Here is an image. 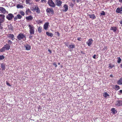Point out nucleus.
Instances as JSON below:
<instances>
[{
  "instance_id": "f257e3e1",
  "label": "nucleus",
  "mask_w": 122,
  "mask_h": 122,
  "mask_svg": "<svg viewBox=\"0 0 122 122\" xmlns=\"http://www.w3.org/2000/svg\"><path fill=\"white\" fill-rule=\"evenodd\" d=\"M26 35L24 34L21 32L17 36V38L18 41H21L22 40H23V41H24L26 39Z\"/></svg>"
},
{
  "instance_id": "1a4fd4ad",
  "label": "nucleus",
  "mask_w": 122,
  "mask_h": 122,
  "mask_svg": "<svg viewBox=\"0 0 122 122\" xmlns=\"http://www.w3.org/2000/svg\"><path fill=\"white\" fill-rule=\"evenodd\" d=\"M115 105L117 107H119L122 106V101L118 100L116 103Z\"/></svg>"
},
{
  "instance_id": "a878e982",
  "label": "nucleus",
  "mask_w": 122,
  "mask_h": 122,
  "mask_svg": "<svg viewBox=\"0 0 122 122\" xmlns=\"http://www.w3.org/2000/svg\"><path fill=\"white\" fill-rule=\"evenodd\" d=\"M1 68H2V71L5 70V65L3 64H2L1 65Z\"/></svg>"
},
{
  "instance_id": "c03bdc74",
  "label": "nucleus",
  "mask_w": 122,
  "mask_h": 122,
  "mask_svg": "<svg viewBox=\"0 0 122 122\" xmlns=\"http://www.w3.org/2000/svg\"><path fill=\"white\" fill-rule=\"evenodd\" d=\"M6 84L8 86H11V85H10V84H9V83H8L7 81H6Z\"/></svg>"
},
{
  "instance_id": "4d7b16f0",
  "label": "nucleus",
  "mask_w": 122,
  "mask_h": 122,
  "mask_svg": "<svg viewBox=\"0 0 122 122\" xmlns=\"http://www.w3.org/2000/svg\"><path fill=\"white\" fill-rule=\"evenodd\" d=\"M104 49H107V46L105 47L104 48Z\"/></svg>"
},
{
  "instance_id": "aec40b11",
  "label": "nucleus",
  "mask_w": 122,
  "mask_h": 122,
  "mask_svg": "<svg viewBox=\"0 0 122 122\" xmlns=\"http://www.w3.org/2000/svg\"><path fill=\"white\" fill-rule=\"evenodd\" d=\"M110 30H113L114 32H115L117 31V28L116 27H111Z\"/></svg>"
},
{
  "instance_id": "bb28decb",
  "label": "nucleus",
  "mask_w": 122,
  "mask_h": 122,
  "mask_svg": "<svg viewBox=\"0 0 122 122\" xmlns=\"http://www.w3.org/2000/svg\"><path fill=\"white\" fill-rule=\"evenodd\" d=\"M31 11L29 9H27L25 13L26 14V15H28L29 13L31 12Z\"/></svg>"
},
{
  "instance_id": "e2e57ef3",
  "label": "nucleus",
  "mask_w": 122,
  "mask_h": 122,
  "mask_svg": "<svg viewBox=\"0 0 122 122\" xmlns=\"http://www.w3.org/2000/svg\"><path fill=\"white\" fill-rule=\"evenodd\" d=\"M42 21H40L39 22L40 23H42Z\"/></svg>"
},
{
  "instance_id": "6ab92c4d",
  "label": "nucleus",
  "mask_w": 122,
  "mask_h": 122,
  "mask_svg": "<svg viewBox=\"0 0 122 122\" xmlns=\"http://www.w3.org/2000/svg\"><path fill=\"white\" fill-rule=\"evenodd\" d=\"M49 23H46L44 25V29L45 30H46L48 27Z\"/></svg>"
},
{
  "instance_id": "69168bd1",
  "label": "nucleus",
  "mask_w": 122,
  "mask_h": 122,
  "mask_svg": "<svg viewBox=\"0 0 122 122\" xmlns=\"http://www.w3.org/2000/svg\"><path fill=\"white\" fill-rule=\"evenodd\" d=\"M58 65H60V63L59 62L58 63Z\"/></svg>"
},
{
  "instance_id": "4be33fe9",
  "label": "nucleus",
  "mask_w": 122,
  "mask_h": 122,
  "mask_svg": "<svg viewBox=\"0 0 122 122\" xmlns=\"http://www.w3.org/2000/svg\"><path fill=\"white\" fill-rule=\"evenodd\" d=\"M4 47L6 50H9L10 48V46L9 44H6L5 46Z\"/></svg>"
},
{
  "instance_id": "f704fd0d",
  "label": "nucleus",
  "mask_w": 122,
  "mask_h": 122,
  "mask_svg": "<svg viewBox=\"0 0 122 122\" xmlns=\"http://www.w3.org/2000/svg\"><path fill=\"white\" fill-rule=\"evenodd\" d=\"M7 43L9 45H11L12 43V42L10 40H9L7 42Z\"/></svg>"
},
{
  "instance_id": "e433bc0d",
  "label": "nucleus",
  "mask_w": 122,
  "mask_h": 122,
  "mask_svg": "<svg viewBox=\"0 0 122 122\" xmlns=\"http://www.w3.org/2000/svg\"><path fill=\"white\" fill-rule=\"evenodd\" d=\"M115 88L116 89H117V90H118L120 89V87L116 85L115 86Z\"/></svg>"
},
{
  "instance_id": "2eb2a0df",
  "label": "nucleus",
  "mask_w": 122,
  "mask_h": 122,
  "mask_svg": "<svg viewBox=\"0 0 122 122\" xmlns=\"http://www.w3.org/2000/svg\"><path fill=\"white\" fill-rule=\"evenodd\" d=\"M25 47V50H29L31 49V46L28 44H26Z\"/></svg>"
},
{
  "instance_id": "4c0bfd02",
  "label": "nucleus",
  "mask_w": 122,
  "mask_h": 122,
  "mask_svg": "<svg viewBox=\"0 0 122 122\" xmlns=\"http://www.w3.org/2000/svg\"><path fill=\"white\" fill-rule=\"evenodd\" d=\"M101 14L102 15H105V12L104 11H102V12L101 13Z\"/></svg>"
},
{
  "instance_id": "052dcab7",
  "label": "nucleus",
  "mask_w": 122,
  "mask_h": 122,
  "mask_svg": "<svg viewBox=\"0 0 122 122\" xmlns=\"http://www.w3.org/2000/svg\"><path fill=\"white\" fill-rule=\"evenodd\" d=\"M81 53L82 54H85V53H84L82 51H81Z\"/></svg>"
},
{
  "instance_id": "423d86ee",
  "label": "nucleus",
  "mask_w": 122,
  "mask_h": 122,
  "mask_svg": "<svg viewBox=\"0 0 122 122\" xmlns=\"http://www.w3.org/2000/svg\"><path fill=\"white\" fill-rule=\"evenodd\" d=\"M34 11L36 12L38 14L40 13V10L38 6L35 5L33 8V10Z\"/></svg>"
},
{
  "instance_id": "0e129e2a",
  "label": "nucleus",
  "mask_w": 122,
  "mask_h": 122,
  "mask_svg": "<svg viewBox=\"0 0 122 122\" xmlns=\"http://www.w3.org/2000/svg\"><path fill=\"white\" fill-rule=\"evenodd\" d=\"M121 67L122 68V64L121 65Z\"/></svg>"
},
{
  "instance_id": "680f3d73",
  "label": "nucleus",
  "mask_w": 122,
  "mask_h": 122,
  "mask_svg": "<svg viewBox=\"0 0 122 122\" xmlns=\"http://www.w3.org/2000/svg\"><path fill=\"white\" fill-rule=\"evenodd\" d=\"M72 1L74 2L75 1V0H72Z\"/></svg>"
},
{
  "instance_id": "ea45409f",
  "label": "nucleus",
  "mask_w": 122,
  "mask_h": 122,
  "mask_svg": "<svg viewBox=\"0 0 122 122\" xmlns=\"http://www.w3.org/2000/svg\"><path fill=\"white\" fill-rule=\"evenodd\" d=\"M30 0H26V2L27 4L30 3Z\"/></svg>"
},
{
  "instance_id": "bf43d9fd",
  "label": "nucleus",
  "mask_w": 122,
  "mask_h": 122,
  "mask_svg": "<svg viewBox=\"0 0 122 122\" xmlns=\"http://www.w3.org/2000/svg\"><path fill=\"white\" fill-rule=\"evenodd\" d=\"M32 36H29V38H31L32 37Z\"/></svg>"
},
{
  "instance_id": "cd10ccee",
  "label": "nucleus",
  "mask_w": 122,
  "mask_h": 122,
  "mask_svg": "<svg viewBox=\"0 0 122 122\" xmlns=\"http://www.w3.org/2000/svg\"><path fill=\"white\" fill-rule=\"evenodd\" d=\"M42 28L41 26H39L38 28V31L39 33H41L42 31Z\"/></svg>"
},
{
  "instance_id": "0eeeda50",
  "label": "nucleus",
  "mask_w": 122,
  "mask_h": 122,
  "mask_svg": "<svg viewBox=\"0 0 122 122\" xmlns=\"http://www.w3.org/2000/svg\"><path fill=\"white\" fill-rule=\"evenodd\" d=\"M56 5L58 6H60L61 5L62 2L61 0H55Z\"/></svg>"
},
{
  "instance_id": "864d4df0",
  "label": "nucleus",
  "mask_w": 122,
  "mask_h": 122,
  "mask_svg": "<svg viewBox=\"0 0 122 122\" xmlns=\"http://www.w3.org/2000/svg\"><path fill=\"white\" fill-rule=\"evenodd\" d=\"M65 44L67 46L69 47V46L68 45H67V43H65Z\"/></svg>"
},
{
  "instance_id": "8fccbe9b",
  "label": "nucleus",
  "mask_w": 122,
  "mask_h": 122,
  "mask_svg": "<svg viewBox=\"0 0 122 122\" xmlns=\"http://www.w3.org/2000/svg\"><path fill=\"white\" fill-rule=\"evenodd\" d=\"M0 23V29H2V27L1 26V23Z\"/></svg>"
},
{
  "instance_id": "c756f323",
  "label": "nucleus",
  "mask_w": 122,
  "mask_h": 122,
  "mask_svg": "<svg viewBox=\"0 0 122 122\" xmlns=\"http://www.w3.org/2000/svg\"><path fill=\"white\" fill-rule=\"evenodd\" d=\"M111 111L113 112L114 114L115 113V112L116 111V110H115V108H111Z\"/></svg>"
},
{
  "instance_id": "dca6fc26",
  "label": "nucleus",
  "mask_w": 122,
  "mask_h": 122,
  "mask_svg": "<svg viewBox=\"0 0 122 122\" xmlns=\"http://www.w3.org/2000/svg\"><path fill=\"white\" fill-rule=\"evenodd\" d=\"M8 27L9 30L10 31H13L14 27L11 24L8 25Z\"/></svg>"
},
{
  "instance_id": "9d476101",
  "label": "nucleus",
  "mask_w": 122,
  "mask_h": 122,
  "mask_svg": "<svg viewBox=\"0 0 122 122\" xmlns=\"http://www.w3.org/2000/svg\"><path fill=\"white\" fill-rule=\"evenodd\" d=\"M7 36L10 39H11L12 40H14L15 39L14 38V36L13 34H8L7 35Z\"/></svg>"
},
{
  "instance_id": "c9c22d12",
  "label": "nucleus",
  "mask_w": 122,
  "mask_h": 122,
  "mask_svg": "<svg viewBox=\"0 0 122 122\" xmlns=\"http://www.w3.org/2000/svg\"><path fill=\"white\" fill-rule=\"evenodd\" d=\"M109 67L110 68H112L113 67H114V65H112L111 64H109Z\"/></svg>"
},
{
  "instance_id": "6e6552de",
  "label": "nucleus",
  "mask_w": 122,
  "mask_h": 122,
  "mask_svg": "<svg viewBox=\"0 0 122 122\" xmlns=\"http://www.w3.org/2000/svg\"><path fill=\"white\" fill-rule=\"evenodd\" d=\"M5 16L3 14H0V23H3L5 20Z\"/></svg>"
},
{
  "instance_id": "72a5a7b5",
  "label": "nucleus",
  "mask_w": 122,
  "mask_h": 122,
  "mask_svg": "<svg viewBox=\"0 0 122 122\" xmlns=\"http://www.w3.org/2000/svg\"><path fill=\"white\" fill-rule=\"evenodd\" d=\"M17 16L18 18L19 19H20L22 17V16L19 14L17 15Z\"/></svg>"
},
{
  "instance_id": "ddd939ff",
  "label": "nucleus",
  "mask_w": 122,
  "mask_h": 122,
  "mask_svg": "<svg viewBox=\"0 0 122 122\" xmlns=\"http://www.w3.org/2000/svg\"><path fill=\"white\" fill-rule=\"evenodd\" d=\"M122 6L121 8L118 7L116 10V12L118 13H122Z\"/></svg>"
},
{
  "instance_id": "2f4dec72",
  "label": "nucleus",
  "mask_w": 122,
  "mask_h": 122,
  "mask_svg": "<svg viewBox=\"0 0 122 122\" xmlns=\"http://www.w3.org/2000/svg\"><path fill=\"white\" fill-rule=\"evenodd\" d=\"M17 7L18 8H23V6L22 5H20V4H18L17 6Z\"/></svg>"
},
{
  "instance_id": "412c9836",
  "label": "nucleus",
  "mask_w": 122,
  "mask_h": 122,
  "mask_svg": "<svg viewBox=\"0 0 122 122\" xmlns=\"http://www.w3.org/2000/svg\"><path fill=\"white\" fill-rule=\"evenodd\" d=\"M46 34L48 36L52 37L53 36V34L52 33H50L48 32L47 31L46 32Z\"/></svg>"
},
{
  "instance_id": "7c9ffc66",
  "label": "nucleus",
  "mask_w": 122,
  "mask_h": 122,
  "mask_svg": "<svg viewBox=\"0 0 122 122\" xmlns=\"http://www.w3.org/2000/svg\"><path fill=\"white\" fill-rule=\"evenodd\" d=\"M22 15L24 16L25 13L22 10H21L19 12Z\"/></svg>"
},
{
  "instance_id": "5fc2aeb1",
  "label": "nucleus",
  "mask_w": 122,
  "mask_h": 122,
  "mask_svg": "<svg viewBox=\"0 0 122 122\" xmlns=\"http://www.w3.org/2000/svg\"><path fill=\"white\" fill-rule=\"evenodd\" d=\"M36 2H39L40 0H35Z\"/></svg>"
},
{
  "instance_id": "473e14b6",
  "label": "nucleus",
  "mask_w": 122,
  "mask_h": 122,
  "mask_svg": "<svg viewBox=\"0 0 122 122\" xmlns=\"http://www.w3.org/2000/svg\"><path fill=\"white\" fill-rule=\"evenodd\" d=\"M5 58V56L3 55H0V60L4 59Z\"/></svg>"
},
{
  "instance_id": "f03ea898",
  "label": "nucleus",
  "mask_w": 122,
  "mask_h": 122,
  "mask_svg": "<svg viewBox=\"0 0 122 122\" xmlns=\"http://www.w3.org/2000/svg\"><path fill=\"white\" fill-rule=\"evenodd\" d=\"M47 15L48 16H51L54 14L53 9L51 8H48L46 10Z\"/></svg>"
},
{
  "instance_id": "09e8293b",
  "label": "nucleus",
  "mask_w": 122,
  "mask_h": 122,
  "mask_svg": "<svg viewBox=\"0 0 122 122\" xmlns=\"http://www.w3.org/2000/svg\"><path fill=\"white\" fill-rule=\"evenodd\" d=\"M96 56V55H93V58L94 59H95L96 58V57H95V56Z\"/></svg>"
},
{
  "instance_id": "9b49d317",
  "label": "nucleus",
  "mask_w": 122,
  "mask_h": 122,
  "mask_svg": "<svg viewBox=\"0 0 122 122\" xmlns=\"http://www.w3.org/2000/svg\"><path fill=\"white\" fill-rule=\"evenodd\" d=\"M64 9L62 10L63 11L66 12L68 10V6L66 4H65L63 6Z\"/></svg>"
},
{
  "instance_id": "6e6d98bb",
  "label": "nucleus",
  "mask_w": 122,
  "mask_h": 122,
  "mask_svg": "<svg viewBox=\"0 0 122 122\" xmlns=\"http://www.w3.org/2000/svg\"><path fill=\"white\" fill-rule=\"evenodd\" d=\"M119 1L120 2H121L122 3V0H119Z\"/></svg>"
},
{
  "instance_id": "a211bd4d",
  "label": "nucleus",
  "mask_w": 122,
  "mask_h": 122,
  "mask_svg": "<svg viewBox=\"0 0 122 122\" xmlns=\"http://www.w3.org/2000/svg\"><path fill=\"white\" fill-rule=\"evenodd\" d=\"M88 16L90 18H91L92 20L95 19L96 18V17L95 15L94 14L92 15L89 14Z\"/></svg>"
},
{
  "instance_id": "49530a36",
  "label": "nucleus",
  "mask_w": 122,
  "mask_h": 122,
  "mask_svg": "<svg viewBox=\"0 0 122 122\" xmlns=\"http://www.w3.org/2000/svg\"><path fill=\"white\" fill-rule=\"evenodd\" d=\"M53 65L55 67H56L57 66V65L55 63H53Z\"/></svg>"
},
{
  "instance_id": "5701e85b",
  "label": "nucleus",
  "mask_w": 122,
  "mask_h": 122,
  "mask_svg": "<svg viewBox=\"0 0 122 122\" xmlns=\"http://www.w3.org/2000/svg\"><path fill=\"white\" fill-rule=\"evenodd\" d=\"M103 96L105 98L109 96V95L107 92H105L103 93Z\"/></svg>"
},
{
  "instance_id": "58836bf2",
  "label": "nucleus",
  "mask_w": 122,
  "mask_h": 122,
  "mask_svg": "<svg viewBox=\"0 0 122 122\" xmlns=\"http://www.w3.org/2000/svg\"><path fill=\"white\" fill-rule=\"evenodd\" d=\"M118 59L117 61V62L118 63H120L121 62V59L120 57H119L118 58Z\"/></svg>"
},
{
  "instance_id": "a18cd8bd",
  "label": "nucleus",
  "mask_w": 122,
  "mask_h": 122,
  "mask_svg": "<svg viewBox=\"0 0 122 122\" xmlns=\"http://www.w3.org/2000/svg\"><path fill=\"white\" fill-rule=\"evenodd\" d=\"M81 37H78L77 39V40L78 41H81Z\"/></svg>"
},
{
  "instance_id": "39448f33",
  "label": "nucleus",
  "mask_w": 122,
  "mask_h": 122,
  "mask_svg": "<svg viewBox=\"0 0 122 122\" xmlns=\"http://www.w3.org/2000/svg\"><path fill=\"white\" fill-rule=\"evenodd\" d=\"M6 18L9 20H12L14 17V15L11 13H9L6 16Z\"/></svg>"
},
{
  "instance_id": "37998d69",
  "label": "nucleus",
  "mask_w": 122,
  "mask_h": 122,
  "mask_svg": "<svg viewBox=\"0 0 122 122\" xmlns=\"http://www.w3.org/2000/svg\"><path fill=\"white\" fill-rule=\"evenodd\" d=\"M17 16H15V17H14V21H15L17 20L18 18H17Z\"/></svg>"
},
{
  "instance_id": "f3484780",
  "label": "nucleus",
  "mask_w": 122,
  "mask_h": 122,
  "mask_svg": "<svg viewBox=\"0 0 122 122\" xmlns=\"http://www.w3.org/2000/svg\"><path fill=\"white\" fill-rule=\"evenodd\" d=\"M26 19L27 20L30 21L33 19V17L32 16L30 15L26 17Z\"/></svg>"
},
{
  "instance_id": "603ef678",
  "label": "nucleus",
  "mask_w": 122,
  "mask_h": 122,
  "mask_svg": "<svg viewBox=\"0 0 122 122\" xmlns=\"http://www.w3.org/2000/svg\"><path fill=\"white\" fill-rule=\"evenodd\" d=\"M119 92L120 93H122V90H120L119 91Z\"/></svg>"
},
{
  "instance_id": "c85d7f7f",
  "label": "nucleus",
  "mask_w": 122,
  "mask_h": 122,
  "mask_svg": "<svg viewBox=\"0 0 122 122\" xmlns=\"http://www.w3.org/2000/svg\"><path fill=\"white\" fill-rule=\"evenodd\" d=\"M5 49L4 47H3L0 50V52H3L5 51Z\"/></svg>"
},
{
  "instance_id": "393cba45",
  "label": "nucleus",
  "mask_w": 122,
  "mask_h": 122,
  "mask_svg": "<svg viewBox=\"0 0 122 122\" xmlns=\"http://www.w3.org/2000/svg\"><path fill=\"white\" fill-rule=\"evenodd\" d=\"M75 45H69L68 48L70 49H72L73 48H75Z\"/></svg>"
},
{
  "instance_id": "20e7f679",
  "label": "nucleus",
  "mask_w": 122,
  "mask_h": 122,
  "mask_svg": "<svg viewBox=\"0 0 122 122\" xmlns=\"http://www.w3.org/2000/svg\"><path fill=\"white\" fill-rule=\"evenodd\" d=\"M48 3L49 6L52 7H55L56 6L55 4L52 0H48Z\"/></svg>"
},
{
  "instance_id": "4468645a",
  "label": "nucleus",
  "mask_w": 122,
  "mask_h": 122,
  "mask_svg": "<svg viewBox=\"0 0 122 122\" xmlns=\"http://www.w3.org/2000/svg\"><path fill=\"white\" fill-rule=\"evenodd\" d=\"M93 42V40L92 39H89L86 42L88 46H90Z\"/></svg>"
},
{
  "instance_id": "b1692460",
  "label": "nucleus",
  "mask_w": 122,
  "mask_h": 122,
  "mask_svg": "<svg viewBox=\"0 0 122 122\" xmlns=\"http://www.w3.org/2000/svg\"><path fill=\"white\" fill-rule=\"evenodd\" d=\"M117 84L119 85L122 84V78H120L117 81Z\"/></svg>"
},
{
  "instance_id": "de8ad7c7",
  "label": "nucleus",
  "mask_w": 122,
  "mask_h": 122,
  "mask_svg": "<svg viewBox=\"0 0 122 122\" xmlns=\"http://www.w3.org/2000/svg\"><path fill=\"white\" fill-rule=\"evenodd\" d=\"M120 23L122 25V20L119 21Z\"/></svg>"
},
{
  "instance_id": "79ce46f5",
  "label": "nucleus",
  "mask_w": 122,
  "mask_h": 122,
  "mask_svg": "<svg viewBox=\"0 0 122 122\" xmlns=\"http://www.w3.org/2000/svg\"><path fill=\"white\" fill-rule=\"evenodd\" d=\"M56 33L57 35L59 37L60 36V34L57 31L56 32Z\"/></svg>"
},
{
  "instance_id": "7ed1b4c3",
  "label": "nucleus",
  "mask_w": 122,
  "mask_h": 122,
  "mask_svg": "<svg viewBox=\"0 0 122 122\" xmlns=\"http://www.w3.org/2000/svg\"><path fill=\"white\" fill-rule=\"evenodd\" d=\"M28 27L29 28V31L30 34H34L35 32V27L33 25H29Z\"/></svg>"
},
{
  "instance_id": "3c124183",
  "label": "nucleus",
  "mask_w": 122,
  "mask_h": 122,
  "mask_svg": "<svg viewBox=\"0 0 122 122\" xmlns=\"http://www.w3.org/2000/svg\"><path fill=\"white\" fill-rule=\"evenodd\" d=\"M48 51L50 52V54H51V50H50L49 49H48Z\"/></svg>"
},
{
  "instance_id": "f8f14e48",
  "label": "nucleus",
  "mask_w": 122,
  "mask_h": 122,
  "mask_svg": "<svg viewBox=\"0 0 122 122\" xmlns=\"http://www.w3.org/2000/svg\"><path fill=\"white\" fill-rule=\"evenodd\" d=\"M0 11L4 14H5L6 12L5 9L4 7H0Z\"/></svg>"
},
{
  "instance_id": "13d9d810",
  "label": "nucleus",
  "mask_w": 122,
  "mask_h": 122,
  "mask_svg": "<svg viewBox=\"0 0 122 122\" xmlns=\"http://www.w3.org/2000/svg\"><path fill=\"white\" fill-rule=\"evenodd\" d=\"M110 77H113V76L112 75H110Z\"/></svg>"
},
{
  "instance_id": "a19ab883",
  "label": "nucleus",
  "mask_w": 122,
  "mask_h": 122,
  "mask_svg": "<svg viewBox=\"0 0 122 122\" xmlns=\"http://www.w3.org/2000/svg\"><path fill=\"white\" fill-rule=\"evenodd\" d=\"M46 0H41V2L46 3Z\"/></svg>"
}]
</instances>
